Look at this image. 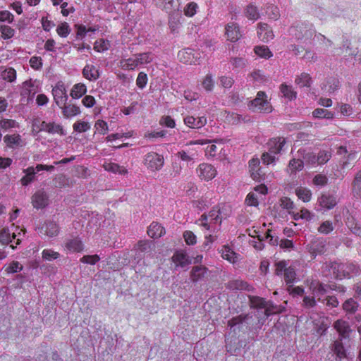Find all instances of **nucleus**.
I'll return each mask as SVG.
<instances>
[{"label":"nucleus","mask_w":361,"mask_h":361,"mask_svg":"<svg viewBox=\"0 0 361 361\" xmlns=\"http://www.w3.org/2000/svg\"><path fill=\"white\" fill-rule=\"evenodd\" d=\"M257 35L264 42L272 39L274 36L271 27L267 23L258 25Z\"/></svg>","instance_id":"ddd939ff"},{"label":"nucleus","mask_w":361,"mask_h":361,"mask_svg":"<svg viewBox=\"0 0 361 361\" xmlns=\"http://www.w3.org/2000/svg\"><path fill=\"white\" fill-rule=\"evenodd\" d=\"M295 193L299 199L303 202H309L311 200L312 193L311 191L305 188L300 187L295 190Z\"/></svg>","instance_id":"473e14b6"},{"label":"nucleus","mask_w":361,"mask_h":361,"mask_svg":"<svg viewBox=\"0 0 361 361\" xmlns=\"http://www.w3.org/2000/svg\"><path fill=\"white\" fill-rule=\"evenodd\" d=\"M331 157V154L327 151H320L317 157L319 164L326 163Z\"/></svg>","instance_id":"0e129e2a"},{"label":"nucleus","mask_w":361,"mask_h":361,"mask_svg":"<svg viewBox=\"0 0 361 361\" xmlns=\"http://www.w3.org/2000/svg\"><path fill=\"white\" fill-rule=\"evenodd\" d=\"M308 250L310 253L314 257H315L317 255H323L327 250L326 243L324 240H316L312 242L308 245Z\"/></svg>","instance_id":"9d476101"},{"label":"nucleus","mask_w":361,"mask_h":361,"mask_svg":"<svg viewBox=\"0 0 361 361\" xmlns=\"http://www.w3.org/2000/svg\"><path fill=\"white\" fill-rule=\"evenodd\" d=\"M334 230L333 223L331 221H325L321 224L317 231L322 234H329Z\"/></svg>","instance_id":"a18cd8bd"},{"label":"nucleus","mask_w":361,"mask_h":361,"mask_svg":"<svg viewBox=\"0 0 361 361\" xmlns=\"http://www.w3.org/2000/svg\"><path fill=\"white\" fill-rule=\"evenodd\" d=\"M96 130L102 134L104 135L108 131V126L107 123L103 120H98L94 125Z\"/></svg>","instance_id":"69168bd1"},{"label":"nucleus","mask_w":361,"mask_h":361,"mask_svg":"<svg viewBox=\"0 0 361 361\" xmlns=\"http://www.w3.org/2000/svg\"><path fill=\"white\" fill-rule=\"evenodd\" d=\"M255 52L262 58L269 59L272 56V54L267 46H259L255 48Z\"/></svg>","instance_id":"a19ab883"},{"label":"nucleus","mask_w":361,"mask_h":361,"mask_svg":"<svg viewBox=\"0 0 361 361\" xmlns=\"http://www.w3.org/2000/svg\"><path fill=\"white\" fill-rule=\"evenodd\" d=\"M119 64L120 67L124 70H134L139 66L135 55L132 58L121 59Z\"/></svg>","instance_id":"b1692460"},{"label":"nucleus","mask_w":361,"mask_h":361,"mask_svg":"<svg viewBox=\"0 0 361 361\" xmlns=\"http://www.w3.org/2000/svg\"><path fill=\"white\" fill-rule=\"evenodd\" d=\"M23 269V266L17 261L12 262L6 268V271L8 274H13L20 271Z\"/></svg>","instance_id":"bf43d9fd"},{"label":"nucleus","mask_w":361,"mask_h":361,"mask_svg":"<svg viewBox=\"0 0 361 361\" xmlns=\"http://www.w3.org/2000/svg\"><path fill=\"white\" fill-rule=\"evenodd\" d=\"M137 249L142 252H149L152 250L154 244L149 240H140L137 244Z\"/></svg>","instance_id":"4c0bfd02"},{"label":"nucleus","mask_w":361,"mask_h":361,"mask_svg":"<svg viewBox=\"0 0 361 361\" xmlns=\"http://www.w3.org/2000/svg\"><path fill=\"white\" fill-rule=\"evenodd\" d=\"M83 76L89 80H96L99 77V71L93 65H86L82 70Z\"/></svg>","instance_id":"6ab92c4d"},{"label":"nucleus","mask_w":361,"mask_h":361,"mask_svg":"<svg viewBox=\"0 0 361 361\" xmlns=\"http://www.w3.org/2000/svg\"><path fill=\"white\" fill-rule=\"evenodd\" d=\"M87 92V87L85 85L82 83H78L73 85L70 95L73 99H79L84 95Z\"/></svg>","instance_id":"393cba45"},{"label":"nucleus","mask_w":361,"mask_h":361,"mask_svg":"<svg viewBox=\"0 0 361 361\" xmlns=\"http://www.w3.org/2000/svg\"><path fill=\"white\" fill-rule=\"evenodd\" d=\"M137 59V62L139 66L142 64L149 63L153 60V56L151 52H145L135 54Z\"/></svg>","instance_id":"72a5a7b5"},{"label":"nucleus","mask_w":361,"mask_h":361,"mask_svg":"<svg viewBox=\"0 0 361 361\" xmlns=\"http://www.w3.org/2000/svg\"><path fill=\"white\" fill-rule=\"evenodd\" d=\"M32 204L36 209H42L49 204V196L42 190H37L32 197Z\"/></svg>","instance_id":"0eeeda50"},{"label":"nucleus","mask_w":361,"mask_h":361,"mask_svg":"<svg viewBox=\"0 0 361 361\" xmlns=\"http://www.w3.org/2000/svg\"><path fill=\"white\" fill-rule=\"evenodd\" d=\"M222 257L230 262L234 263L236 259V254L229 247L224 246L222 250Z\"/></svg>","instance_id":"37998d69"},{"label":"nucleus","mask_w":361,"mask_h":361,"mask_svg":"<svg viewBox=\"0 0 361 361\" xmlns=\"http://www.w3.org/2000/svg\"><path fill=\"white\" fill-rule=\"evenodd\" d=\"M319 205L326 209H331L337 204V198L335 195L325 193L318 199Z\"/></svg>","instance_id":"1a4fd4ad"},{"label":"nucleus","mask_w":361,"mask_h":361,"mask_svg":"<svg viewBox=\"0 0 361 361\" xmlns=\"http://www.w3.org/2000/svg\"><path fill=\"white\" fill-rule=\"evenodd\" d=\"M165 228L157 222H152L147 229V234L152 238H159L165 234Z\"/></svg>","instance_id":"2eb2a0df"},{"label":"nucleus","mask_w":361,"mask_h":361,"mask_svg":"<svg viewBox=\"0 0 361 361\" xmlns=\"http://www.w3.org/2000/svg\"><path fill=\"white\" fill-rule=\"evenodd\" d=\"M195 154V152L181 150L176 154V156L183 161L190 162L194 159Z\"/></svg>","instance_id":"8fccbe9b"},{"label":"nucleus","mask_w":361,"mask_h":361,"mask_svg":"<svg viewBox=\"0 0 361 361\" xmlns=\"http://www.w3.org/2000/svg\"><path fill=\"white\" fill-rule=\"evenodd\" d=\"M73 130L78 133H84L90 128V125L88 122L78 121L73 124Z\"/></svg>","instance_id":"3c124183"},{"label":"nucleus","mask_w":361,"mask_h":361,"mask_svg":"<svg viewBox=\"0 0 361 361\" xmlns=\"http://www.w3.org/2000/svg\"><path fill=\"white\" fill-rule=\"evenodd\" d=\"M0 31L1 32V37L5 39L11 38L15 33V30L7 25H1Z\"/></svg>","instance_id":"5fc2aeb1"},{"label":"nucleus","mask_w":361,"mask_h":361,"mask_svg":"<svg viewBox=\"0 0 361 361\" xmlns=\"http://www.w3.org/2000/svg\"><path fill=\"white\" fill-rule=\"evenodd\" d=\"M283 275L284 280L287 284L293 283L296 278L295 271L291 267H288L286 269H285Z\"/></svg>","instance_id":"79ce46f5"},{"label":"nucleus","mask_w":361,"mask_h":361,"mask_svg":"<svg viewBox=\"0 0 361 361\" xmlns=\"http://www.w3.org/2000/svg\"><path fill=\"white\" fill-rule=\"evenodd\" d=\"M281 92L283 97L289 99L290 100L296 98V92L293 91L291 87L288 86L287 85L282 84L281 85Z\"/></svg>","instance_id":"ea45409f"},{"label":"nucleus","mask_w":361,"mask_h":361,"mask_svg":"<svg viewBox=\"0 0 361 361\" xmlns=\"http://www.w3.org/2000/svg\"><path fill=\"white\" fill-rule=\"evenodd\" d=\"M23 172L26 174L21 178L20 182L23 186H26L34 180L35 171L33 167H28Z\"/></svg>","instance_id":"bb28decb"},{"label":"nucleus","mask_w":361,"mask_h":361,"mask_svg":"<svg viewBox=\"0 0 361 361\" xmlns=\"http://www.w3.org/2000/svg\"><path fill=\"white\" fill-rule=\"evenodd\" d=\"M230 61L234 68L242 69L246 65V60L242 57L232 58Z\"/></svg>","instance_id":"e2e57ef3"},{"label":"nucleus","mask_w":361,"mask_h":361,"mask_svg":"<svg viewBox=\"0 0 361 361\" xmlns=\"http://www.w3.org/2000/svg\"><path fill=\"white\" fill-rule=\"evenodd\" d=\"M100 257L97 255H85L80 259V262L85 264H90L92 265L95 264L99 262Z\"/></svg>","instance_id":"338daca9"},{"label":"nucleus","mask_w":361,"mask_h":361,"mask_svg":"<svg viewBox=\"0 0 361 361\" xmlns=\"http://www.w3.org/2000/svg\"><path fill=\"white\" fill-rule=\"evenodd\" d=\"M52 94L54 102L58 106L62 107L63 104H66L68 95L64 85L62 82H59L56 85L52 90Z\"/></svg>","instance_id":"39448f33"},{"label":"nucleus","mask_w":361,"mask_h":361,"mask_svg":"<svg viewBox=\"0 0 361 361\" xmlns=\"http://www.w3.org/2000/svg\"><path fill=\"white\" fill-rule=\"evenodd\" d=\"M226 34L228 39L236 42L241 37V33L238 25L234 23H229L226 27Z\"/></svg>","instance_id":"9b49d317"},{"label":"nucleus","mask_w":361,"mask_h":361,"mask_svg":"<svg viewBox=\"0 0 361 361\" xmlns=\"http://www.w3.org/2000/svg\"><path fill=\"white\" fill-rule=\"evenodd\" d=\"M4 140L7 147L12 148L14 146H19L22 142L20 135H6L4 137Z\"/></svg>","instance_id":"a878e982"},{"label":"nucleus","mask_w":361,"mask_h":361,"mask_svg":"<svg viewBox=\"0 0 361 361\" xmlns=\"http://www.w3.org/2000/svg\"><path fill=\"white\" fill-rule=\"evenodd\" d=\"M332 350L336 355V356L342 359L345 357V350L343 345V343L340 341H336L332 346Z\"/></svg>","instance_id":"f704fd0d"},{"label":"nucleus","mask_w":361,"mask_h":361,"mask_svg":"<svg viewBox=\"0 0 361 361\" xmlns=\"http://www.w3.org/2000/svg\"><path fill=\"white\" fill-rule=\"evenodd\" d=\"M250 108L254 111L263 113H270L272 111L270 103L266 99V94L262 91H259L256 98L251 101Z\"/></svg>","instance_id":"f03ea898"},{"label":"nucleus","mask_w":361,"mask_h":361,"mask_svg":"<svg viewBox=\"0 0 361 361\" xmlns=\"http://www.w3.org/2000/svg\"><path fill=\"white\" fill-rule=\"evenodd\" d=\"M250 317L249 314H241L233 317L228 322V325L233 327L237 324H241Z\"/></svg>","instance_id":"864d4df0"},{"label":"nucleus","mask_w":361,"mask_h":361,"mask_svg":"<svg viewBox=\"0 0 361 361\" xmlns=\"http://www.w3.org/2000/svg\"><path fill=\"white\" fill-rule=\"evenodd\" d=\"M326 267L329 269V271H332L333 275L336 279H342L350 274H357L358 271L356 266L353 263L334 262L326 264Z\"/></svg>","instance_id":"f257e3e1"},{"label":"nucleus","mask_w":361,"mask_h":361,"mask_svg":"<svg viewBox=\"0 0 361 361\" xmlns=\"http://www.w3.org/2000/svg\"><path fill=\"white\" fill-rule=\"evenodd\" d=\"M245 14L246 16L250 20H257L259 17V13L257 8L252 4L247 6Z\"/></svg>","instance_id":"de8ad7c7"},{"label":"nucleus","mask_w":361,"mask_h":361,"mask_svg":"<svg viewBox=\"0 0 361 361\" xmlns=\"http://www.w3.org/2000/svg\"><path fill=\"white\" fill-rule=\"evenodd\" d=\"M66 247L70 251L79 252L83 250V245L78 238H75L66 241Z\"/></svg>","instance_id":"aec40b11"},{"label":"nucleus","mask_w":361,"mask_h":361,"mask_svg":"<svg viewBox=\"0 0 361 361\" xmlns=\"http://www.w3.org/2000/svg\"><path fill=\"white\" fill-rule=\"evenodd\" d=\"M103 167L106 171L112 172L114 173H118L121 175H126L128 173V170L126 169H125L123 166H119L118 164H117L116 163H111V162L104 163L103 164Z\"/></svg>","instance_id":"412c9836"},{"label":"nucleus","mask_w":361,"mask_h":361,"mask_svg":"<svg viewBox=\"0 0 361 361\" xmlns=\"http://www.w3.org/2000/svg\"><path fill=\"white\" fill-rule=\"evenodd\" d=\"M312 115L315 118H332L334 114L324 109H316L313 111Z\"/></svg>","instance_id":"49530a36"},{"label":"nucleus","mask_w":361,"mask_h":361,"mask_svg":"<svg viewBox=\"0 0 361 361\" xmlns=\"http://www.w3.org/2000/svg\"><path fill=\"white\" fill-rule=\"evenodd\" d=\"M165 11L170 13L178 8L176 0H158V3Z\"/></svg>","instance_id":"c756f323"},{"label":"nucleus","mask_w":361,"mask_h":361,"mask_svg":"<svg viewBox=\"0 0 361 361\" xmlns=\"http://www.w3.org/2000/svg\"><path fill=\"white\" fill-rule=\"evenodd\" d=\"M197 172L199 177L202 180L207 181L213 179L216 175V170L215 168L212 165L206 163L199 165Z\"/></svg>","instance_id":"423d86ee"},{"label":"nucleus","mask_w":361,"mask_h":361,"mask_svg":"<svg viewBox=\"0 0 361 361\" xmlns=\"http://www.w3.org/2000/svg\"><path fill=\"white\" fill-rule=\"evenodd\" d=\"M197 8L198 6L196 3L190 2L184 8V13L186 16L192 17L196 13Z\"/></svg>","instance_id":"13d9d810"},{"label":"nucleus","mask_w":361,"mask_h":361,"mask_svg":"<svg viewBox=\"0 0 361 361\" xmlns=\"http://www.w3.org/2000/svg\"><path fill=\"white\" fill-rule=\"evenodd\" d=\"M1 75L4 80L11 82L16 78V72L13 68H8L1 72Z\"/></svg>","instance_id":"58836bf2"},{"label":"nucleus","mask_w":361,"mask_h":361,"mask_svg":"<svg viewBox=\"0 0 361 361\" xmlns=\"http://www.w3.org/2000/svg\"><path fill=\"white\" fill-rule=\"evenodd\" d=\"M183 238L185 243L189 245H193L197 243L196 235L190 231H186L183 233Z\"/></svg>","instance_id":"680f3d73"},{"label":"nucleus","mask_w":361,"mask_h":361,"mask_svg":"<svg viewBox=\"0 0 361 361\" xmlns=\"http://www.w3.org/2000/svg\"><path fill=\"white\" fill-rule=\"evenodd\" d=\"M54 185L56 188H66L70 186L69 179L64 175H59L54 180Z\"/></svg>","instance_id":"c03bdc74"},{"label":"nucleus","mask_w":361,"mask_h":361,"mask_svg":"<svg viewBox=\"0 0 361 361\" xmlns=\"http://www.w3.org/2000/svg\"><path fill=\"white\" fill-rule=\"evenodd\" d=\"M60 108L62 109L63 115L66 118L78 115L80 113V108L74 104L66 105L65 104Z\"/></svg>","instance_id":"4be33fe9"},{"label":"nucleus","mask_w":361,"mask_h":361,"mask_svg":"<svg viewBox=\"0 0 361 361\" xmlns=\"http://www.w3.org/2000/svg\"><path fill=\"white\" fill-rule=\"evenodd\" d=\"M249 300L251 308L264 309V307H267V301L263 298L249 296Z\"/></svg>","instance_id":"2f4dec72"},{"label":"nucleus","mask_w":361,"mask_h":361,"mask_svg":"<svg viewBox=\"0 0 361 361\" xmlns=\"http://www.w3.org/2000/svg\"><path fill=\"white\" fill-rule=\"evenodd\" d=\"M334 327L338 332L342 338H347L350 332V327L348 323L344 320L338 319L334 324Z\"/></svg>","instance_id":"f3484780"},{"label":"nucleus","mask_w":361,"mask_h":361,"mask_svg":"<svg viewBox=\"0 0 361 361\" xmlns=\"http://www.w3.org/2000/svg\"><path fill=\"white\" fill-rule=\"evenodd\" d=\"M164 159L156 152H149L145 155L144 164L152 171H159L164 166Z\"/></svg>","instance_id":"7ed1b4c3"},{"label":"nucleus","mask_w":361,"mask_h":361,"mask_svg":"<svg viewBox=\"0 0 361 361\" xmlns=\"http://www.w3.org/2000/svg\"><path fill=\"white\" fill-rule=\"evenodd\" d=\"M353 193L357 197H361V170L357 173L353 182Z\"/></svg>","instance_id":"7c9ffc66"},{"label":"nucleus","mask_w":361,"mask_h":361,"mask_svg":"<svg viewBox=\"0 0 361 361\" xmlns=\"http://www.w3.org/2000/svg\"><path fill=\"white\" fill-rule=\"evenodd\" d=\"M228 286L232 289L245 290L247 291H250L253 289V288L251 286H250L247 282L243 281L242 280H235L231 281Z\"/></svg>","instance_id":"c85d7f7f"},{"label":"nucleus","mask_w":361,"mask_h":361,"mask_svg":"<svg viewBox=\"0 0 361 361\" xmlns=\"http://www.w3.org/2000/svg\"><path fill=\"white\" fill-rule=\"evenodd\" d=\"M290 32L296 39H304L305 41L310 39L313 36H315V30L312 25H304L292 27Z\"/></svg>","instance_id":"20e7f679"},{"label":"nucleus","mask_w":361,"mask_h":361,"mask_svg":"<svg viewBox=\"0 0 361 361\" xmlns=\"http://www.w3.org/2000/svg\"><path fill=\"white\" fill-rule=\"evenodd\" d=\"M45 234L49 237L56 236L59 232V226L53 221H48L44 226Z\"/></svg>","instance_id":"cd10ccee"},{"label":"nucleus","mask_w":361,"mask_h":361,"mask_svg":"<svg viewBox=\"0 0 361 361\" xmlns=\"http://www.w3.org/2000/svg\"><path fill=\"white\" fill-rule=\"evenodd\" d=\"M18 123L15 120L12 119H1L0 120V128L6 130L10 128H14L18 127Z\"/></svg>","instance_id":"09e8293b"},{"label":"nucleus","mask_w":361,"mask_h":361,"mask_svg":"<svg viewBox=\"0 0 361 361\" xmlns=\"http://www.w3.org/2000/svg\"><path fill=\"white\" fill-rule=\"evenodd\" d=\"M310 288L312 289L313 294L320 300V296L324 295L326 292L325 287L320 283H312Z\"/></svg>","instance_id":"e433bc0d"},{"label":"nucleus","mask_w":361,"mask_h":361,"mask_svg":"<svg viewBox=\"0 0 361 361\" xmlns=\"http://www.w3.org/2000/svg\"><path fill=\"white\" fill-rule=\"evenodd\" d=\"M285 144L286 140L284 137H278L271 138L267 142L268 149L271 153L278 154L281 152Z\"/></svg>","instance_id":"6e6552de"},{"label":"nucleus","mask_w":361,"mask_h":361,"mask_svg":"<svg viewBox=\"0 0 361 361\" xmlns=\"http://www.w3.org/2000/svg\"><path fill=\"white\" fill-rule=\"evenodd\" d=\"M14 233H11L8 228H4L0 231V243L2 246H6L12 242V238H16Z\"/></svg>","instance_id":"5701e85b"},{"label":"nucleus","mask_w":361,"mask_h":361,"mask_svg":"<svg viewBox=\"0 0 361 361\" xmlns=\"http://www.w3.org/2000/svg\"><path fill=\"white\" fill-rule=\"evenodd\" d=\"M178 57L180 61L183 63L192 64L195 63L193 50L191 49H185L179 51Z\"/></svg>","instance_id":"a211bd4d"},{"label":"nucleus","mask_w":361,"mask_h":361,"mask_svg":"<svg viewBox=\"0 0 361 361\" xmlns=\"http://www.w3.org/2000/svg\"><path fill=\"white\" fill-rule=\"evenodd\" d=\"M42 258L45 260L51 261L56 259L59 257L60 255L57 252H54L51 250L46 249L42 252Z\"/></svg>","instance_id":"603ef678"},{"label":"nucleus","mask_w":361,"mask_h":361,"mask_svg":"<svg viewBox=\"0 0 361 361\" xmlns=\"http://www.w3.org/2000/svg\"><path fill=\"white\" fill-rule=\"evenodd\" d=\"M311 77L308 73H302L295 79V83L300 87H310L311 85Z\"/></svg>","instance_id":"c9c22d12"},{"label":"nucleus","mask_w":361,"mask_h":361,"mask_svg":"<svg viewBox=\"0 0 361 361\" xmlns=\"http://www.w3.org/2000/svg\"><path fill=\"white\" fill-rule=\"evenodd\" d=\"M184 123L191 128L199 129L207 123V118L204 116L195 118L194 116H186L184 118Z\"/></svg>","instance_id":"4468645a"},{"label":"nucleus","mask_w":361,"mask_h":361,"mask_svg":"<svg viewBox=\"0 0 361 361\" xmlns=\"http://www.w3.org/2000/svg\"><path fill=\"white\" fill-rule=\"evenodd\" d=\"M208 269L202 265L195 266L190 271V279L192 282H197L203 279L207 274Z\"/></svg>","instance_id":"f8f14e48"},{"label":"nucleus","mask_w":361,"mask_h":361,"mask_svg":"<svg viewBox=\"0 0 361 361\" xmlns=\"http://www.w3.org/2000/svg\"><path fill=\"white\" fill-rule=\"evenodd\" d=\"M348 226L349 229L355 235L361 236V226L355 222L354 219L348 221Z\"/></svg>","instance_id":"052dcab7"},{"label":"nucleus","mask_w":361,"mask_h":361,"mask_svg":"<svg viewBox=\"0 0 361 361\" xmlns=\"http://www.w3.org/2000/svg\"><path fill=\"white\" fill-rule=\"evenodd\" d=\"M147 82V74L144 72H140L136 80V85L137 86L140 88L143 89Z\"/></svg>","instance_id":"774afa93"},{"label":"nucleus","mask_w":361,"mask_h":361,"mask_svg":"<svg viewBox=\"0 0 361 361\" xmlns=\"http://www.w3.org/2000/svg\"><path fill=\"white\" fill-rule=\"evenodd\" d=\"M173 262L176 264V267H185L191 263L188 256L182 251L175 252L172 257Z\"/></svg>","instance_id":"dca6fc26"},{"label":"nucleus","mask_w":361,"mask_h":361,"mask_svg":"<svg viewBox=\"0 0 361 361\" xmlns=\"http://www.w3.org/2000/svg\"><path fill=\"white\" fill-rule=\"evenodd\" d=\"M343 310L348 312H355L357 310V305L353 299H348L343 305Z\"/></svg>","instance_id":"6e6d98bb"},{"label":"nucleus","mask_w":361,"mask_h":361,"mask_svg":"<svg viewBox=\"0 0 361 361\" xmlns=\"http://www.w3.org/2000/svg\"><path fill=\"white\" fill-rule=\"evenodd\" d=\"M220 209L216 207H214L207 215L210 218V224H215L219 219V224L221 223V219L219 217Z\"/></svg>","instance_id":"4d7b16f0"}]
</instances>
